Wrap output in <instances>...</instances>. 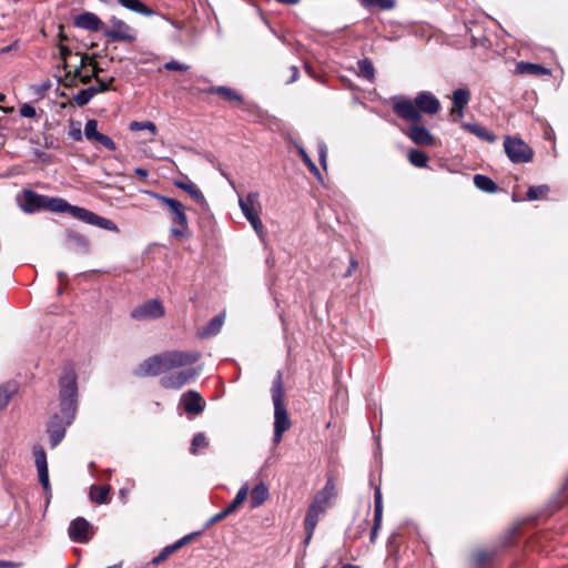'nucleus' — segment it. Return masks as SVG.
<instances>
[{"label":"nucleus","instance_id":"20","mask_svg":"<svg viewBox=\"0 0 568 568\" xmlns=\"http://www.w3.org/2000/svg\"><path fill=\"white\" fill-rule=\"evenodd\" d=\"M74 24L78 28L94 32L101 30L103 26L101 19L92 12L79 14L74 20Z\"/></svg>","mask_w":568,"mask_h":568},{"label":"nucleus","instance_id":"30","mask_svg":"<svg viewBox=\"0 0 568 568\" xmlns=\"http://www.w3.org/2000/svg\"><path fill=\"white\" fill-rule=\"evenodd\" d=\"M475 186L486 193H495L497 191V184L489 178L483 174H476L474 176Z\"/></svg>","mask_w":568,"mask_h":568},{"label":"nucleus","instance_id":"8","mask_svg":"<svg viewBox=\"0 0 568 568\" xmlns=\"http://www.w3.org/2000/svg\"><path fill=\"white\" fill-rule=\"evenodd\" d=\"M145 193L168 206L171 213V221L173 224H176L183 229L189 227L185 206L180 201L152 191H145Z\"/></svg>","mask_w":568,"mask_h":568},{"label":"nucleus","instance_id":"9","mask_svg":"<svg viewBox=\"0 0 568 568\" xmlns=\"http://www.w3.org/2000/svg\"><path fill=\"white\" fill-rule=\"evenodd\" d=\"M165 315V307L158 298L149 300L131 312V317L135 321L158 320Z\"/></svg>","mask_w":568,"mask_h":568},{"label":"nucleus","instance_id":"27","mask_svg":"<svg viewBox=\"0 0 568 568\" xmlns=\"http://www.w3.org/2000/svg\"><path fill=\"white\" fill-rule=\"evenodd\" d=\"M122 7L145 17L154 16V11L140 0H116Z\"/></svg>","mask_w":568,"mask_h":568},{"label":"nucleus","instance_id":"39","mask_svg":"<svg viewBox=\"0 0 568 568\" xmlns=\"http://www.w3.org/2000/svg\"><path fill=\"white\" fill-rule=\"evenodd\" d=\"M129 128L131 131L148 130L152 135H155L158 132L156 125L151 121H143V122L133 121L130 123Z\"/></svg>","mask_w":568,"mask_h":568},{"label":"nucleus","instance_id":"52","mask_svg":"<svg viewBox=\"0 0 568 568\" xmlns=\"http://www.w3.org/2000/svg\"><path fill=\"white\" fill-rule=\"evenodd\" d=\"M318 158L322 166L325 168L327 161V146L324 142L318 143Z\"/></svg>","mask_w":568,"mask_h":568},{"label":"nucleus","instance_id":"61","mask_svg":"<svg viewBox=\"0 0 568 568\" xmlns=\"http://www.w3.org/2000/svg\"><path fill=\"white\" fill-rule=\"evenodd\" d=\"M13 567H16V564H13L12 561L0 560V568H13Z\"/></svg>","mask_w":568,"mask_h":568},{"label":"nucleus","instance_id":"1","mask_svg":"<svg viewBox=\"0 0 568 568\" xmlns=\"http://www.w3.org/2000/svg\"><path fill=\"white\" fill-rule=\"evenodd\" d=\"M59 387L60 414L51 416L47 426L51 448L57 447L62 442L65 436L67 427L71 425L75 418L78 383L77 374L72 367H64L59 379Z\"/></svg>","mask_w":568,"mask_h":568},{"label":"nucleus","instance_id":"46","mask_svg":"<svg viewBox=\"0 0 568 568\" xmlns=\"http://www.w3.org/2000/svg\"><path fill=\"white\" fill-rule=\"evenodd\" d=\"M94 140L110 151L116 150V145L113 140L103 133H100Z\"/></svg>","mask_w":568,"mask_h":568},{"label":"nucleus","instance_id":"53","mask_svg":"<svg viewBox=\"0 0 568 568\" xmlns=\"http://www.w3.org/2000/svg\"><path fill=\"white\" fill-rule=\"evenodd\" d=\"M197 535V532H193V534H189V535H185L183 536L182 538H180L179 540H176L174 542L175 545V548L180 549L181 547H183L184 545H186L189 541L192 540V538Z\"/></svg>","mask_w":568,"mask_h":568},{"label":"nucleus","instance_id":"32","mask_svg":"<svg viewBox=\"0 0 568 568\" xmlns=\"http://www.w3.org/2000/svg\"><path fill=\"white\" fill-rule=\"evenodd\" d=\"M109 486H92L90 488V498L92 501L102 505L108 501Z\"/></svg>","mask_w":568,"mask_h":568},{"label":"nucleus","instance_id":"62","mask_svg":"<svg viewBox=\"0 0 568 568\" xmlns=\"http://www.w3.org/2000/svg\"><path fill=\"white\" fill-rule=\"evenodd\" d=\"M277 2H281V3H286V4H295L297 3L300 0H276Z\"/></svg>","mask_w":568,"mask_h":568},{"label":"nucleus","instance_id":"40","mask_svg":"<svg viewBox=\"0 0 568 568\" xmlns=\"http://www.w3.org/2000/svg\"><path fill=\"white\" fill-rule=\"evenodd\" d=\"M83 133L88 140H94L100 134L98 131V121L94 119L88 120Z\"/></svg>","mask_w":568,"mask_h":568},{"label":"nucleus","instance_id":"48","mask_svg":"<svg viewBox=\"0 0 568 568\" xmlns=\"http://www.w3.org/2000/svg\"><path fill=\"white\" fill-rule=\"evenodd\" d=\"M114 81V78H109L108 80L101 79L98 75H95V82H97V90L98 93L105 92L110 89L111 83Z\"/></svg>","mask_w":568,"mask_h":568},{"label":"nucleus","instance_id":"49","mask_svg":"<svg viewBox=\"0 0 568 568\" xmlns=\"http://www.w3.org/2000/svg\"><path fill=\"white\" fill-rule=\"evenodd\" d=\"M493 556V552L486 550H478L475 552V561L480 567L485 565Z\"/></svg>","mask_w":568,"mask_h":568},{"label":"nucleus","instance_id":"15","mask_svg":"<svg viewBox=\"0 0 568 568\" xmlns=\"http://www.w3.org/2000/svg\"><path fill=\"white\" fill-rule=\"evenodd\" d=\"M325 511L326 510L324 508H322V506H317L314 504H311L308 506V509H307V513H306V516L304 519V529L306 531V537L304 540L305 545L310 544V541L314 535L316 525H317L321 516L324 515Z\"/></svg>","mask_w":568,"mask_h":568},{"label":"nucleus","instance_id":"43","mask_svg":"<svg viewBox=\"0 0 568 568\" xmlns=\"http://www.w3.org/2000/svg\"><path fill=\"white\" fill-rule=\"evenodd\" d=\"M248 494V486L247 484H244L237 491L235 498L231 501L232 505H234L236 508H239L243 501L246 499Z\"/></svg>","mask_w":568,"mask_h":568},{"label":"nucleus","instance_id":"44","mask_svg":"<svg viewBox=\"0 0 568 568\" xmlns=\"http://www.w3.org/2000/svg\"><path fill=\"white\" fill-rule=\"evenodd\" d=\"M298 153L302 158V161L305 163V165L315 174H318V169L317 166L315 165V163L312 161V159L310 158V155L307 154V152L302 148L300 146L298 148Z\"/></svg>","mask_w":568,"mask_h":568},{"label":"nucleus","instance_id":"55","mask_svg":"<svg viewBox=\"0 0 568 568\" xmlns=\"http://www.w3.org/2000/svg\"><path fill=\"white\" fill-rule=\"evenodd\" d=\"M98 69L94 68L93 72L91 74H82L81 78H80V81L83 83V84H88L89 82H91V80L94 78L95 79V75H98Z\"/></svg>","mask_w":568,"mask_h":568},{"label":"nucleus","instance_id":"6","mask_svg":"<svg viewBox=\"0 0 568 568\" xmlns=\"http://www.w3.org/2000/svg\"><path fill=\"white\" fill-rule=\"evenodd\" d=\"M239 206L260 237L264 236V226L261 221L262 204L258 192H250L245 196H239Z\"/></svg>","mask_w":568,"mask_h":568},{"label":"nucleus","instance_id":"25","mask_svg":"<svg viewBox=\"0 0 568 568\" xmlns=\"http://www.w3.org/2000/svg\"><path fill=\"white\" fill-rule=\"evenodd\" d=\"M67 239L75 251L81 252L83 254L90 252V243L84 235L70 230L67 232Z\"/></svg>","mask_w":568,"mask_h":568},{"label":"nucleus","instance_id":"47","mask_svg":"<svg viewBox=\"0 0 568 568\" xmlns=\"http://www.w3.org/2000/svg\"><path fill=\"white\" fill-rule=\"evenodd\" d=\"M87 59H88V57H87V55H82V57H81V61H80V65H79V67H77V68L74 69V71H73V72L69 71V72L65 74V77H67V78H71V81H72V82H73L75 79H78V78L80 79V78H81V75H82V71H81V69L85 65Z\"/></svg>","mask_w":568,"mask_h":568},{"label":"nucleus","instance_id":"19","mask_svg":"<svg viewBox=\"0 0 568 568\" xmlns=\"http://www.w3.org/2000/svg\"><path fill=\"white\" fill-rule=\"evenodd\" d=\"M44 195L34 193L33 191H24L21 201V209L27 213H33L43 209Z\"/></svg>","mask_w":568,"mask_h":568},{"label":"nucleus","instance_id":"34","mask_svg":"<svg viewBox=\"0 0 568 568\" xmlns=\"http://www.w3.org/2000/svg\"><path fill=\"white\" fill-rule=\"evenodd\" d=\"M517 68L520 73H529L534 75L549 74L548 69L535 63L521 62Z\"/></svg>","mask_w":568,"mask_h":568},{"label":"nucleus","instance_id":"45","mask_svg":"<svg viewBox=\"0 0 568 568\" xmlns=\"http://www.w3.org/2000/svg\"><path fill=\"white\" fill-rule=\"evenodd\" d=\"M14 392V388L9 390L7 387H0V409L4 408L9 404Z\"/></svg>","mask_w":568,"mask_h":568},{"label":"nucleus","instance_id":"10","mask_svg":"<svg viewBox=\"0 0 568 568\" xmlns=\"http://www.w3.org/2000/svg\"><path fill=\"white\" fill-rule=\"evenodd\" d=\"M110 28L103 31L105 38H109L113 41H134L135 34L133 29L126 24L123 20L111 17L109 20Z\"/></svg>","mask_w":568,"mask_h":568},{"label":"nucleus","instance_id":"59","mask_svg":"<svg viewBox=\"0 0 568 568\" xmlns=\"http://www.w3.org/2000/svg\"><path fill=\"white\" fill-rule=\"evenodd\" d=\"M60 54H61L62 59L65 61L67 57L71 54V50L67 47H61Z\"/></svg>","mask_w":568,"mask_h":568},{"label":"nucleus","instance_id":"64","mask_svg":"<svg viewBox=\"0 0 568 568\" xmlns=\"http://www.w3.org/2000/svg\"><path fill=\"white\" fill-rule=\"evenodd\" d=\"M121 567H122L121 564H115V565L109 566L106 568H121Z\"/></svg>","mask_w":568,"mask_h":568},{"label":"nucleus","instance_id":"33","mask_svg":"<svg viewBox=\"0 0 568 568\" xmlns=\"http://www.w3.org/2000/svg\"><path fill=\"white\" fill-rule=\"evenodd\" d=\"M408 160L412 165L416 168H425L428 162V156L424 151L413 149L408 152Z\"/></svg>","mask_w":568,"mask_h":568},{"label":"nucleus","instance_id":"17","mask_svg":"<svg viewBox=\"0 0 568 568\" xmlns=\"http://www.w3.org/2000/svg\"><path fill=\"white\" fill-rule=\"evenodd\" d=\"M470 100V92L467 89H457L453 92V109L452 115L454 116V121H458L464 115V108L468 104Z\"/></svg>","mask_w":568,"mask_h":568},{"label":"nucleus","instance_id":"7","mask_svg":"<svg viewBox=\"0 0 568 568\" xmlns=\"http://www.w3.org/2000/svg\"><path fill=\"white\" fill-rule=\"evenodd\" d=\"M504 149L513 163H528L534 158L532 149L520 138L506 136Z\"/></svg>","mask_w":568,"mask_h":568},{"label":"nucleus","instance_id":"57","mask_svg":"<svg viewBox=\"0 0 568 568\" xmlns=\"http://www.w3.org/2000/svg\"><path fill=\"white\" fill-rule=\"evenodd\" d=\"M185 230H186V229H183V227H181V226H179V227H172V229H171V233H172L173 235H175V236H184V234H185Z\"/></svg>","mask_w":568,"mask_h":568},{"label":"nucleus","instance_id":"23","mask_svg":"<svg viewBox=\"0 0 568 568\" xmlns=\"http://www.w3.org/2000/svg\"><path fill=\"white\" fill-rule=\"evenodd\" d=\"M204 92H206L209 94H217L221 98H223L224 100L230 101V102H236V103L243 102V97L237 91H235L229 87H224V85L211 87V88L206 89Z\"/></svg>","mask_w":568,"mask_h":568},{"label":"nucleus","instance_id":"36","mask_svg":"<svg viewBox=\"0 0 568 568\" xmlns=\"http://www.w3.org/2000/svg\"><path fill=\"white\" fill-rule=\"evenodd\" d=\"M357 65H358L359 75H362L363 78H365L369 81L374 80L375 69H374L373 63L368 59L359 60L357 62Z\"/></svg>","mask_w":568,"mask_h":568},{"label":"nucleus","instance_id":"41","mask_svg":"<svg viewBox=\"0 0 568 568\" xmlns=\"http://www.w3.org/2000/svg\"><path fill=\"white\" fill-rule=\"evenodd\" d=\"M178 548H175V545L172 544V545H169L166 547H164L161 552L154 557L152 559V564L153 565H159L160 562H162L163 560H165L170 555H172L174 551H176Z\"/></svg>","mask_w":568,"mask_h":568},{"label":"nucleus","instance_id":"5","mask_svg":"<svg viewBox=\"0 0 568 568\" xmlns=\"http://www.w3.org/2000/svg\"><path fill=\"white\" fill-rule=\"evenodd\" d=\"M272 400L274 405V435L273 443L278 445L282 442L283 434L290 429L291 419L284 404V388L282 372L278 371L272 382Z\"/></svg>","mask_w":568,"mask_h":568},{"label":"nucleus","instance_id":"4","mask_svg":"<svg viewBox=\"0 0 568 568\" xmlns=\"http://www.w3.org/2000/svg\"><path fill=\"white\" fill-rule=\"evenodd\" d=\"M43 209L58 212V213H70L74 219L80 220L87 224L98 226L103 230H108L111 232H119L118 225L103 216L95 214L92 211H89L81 206L71 205L62 197H50L44 195V204Z\"/></svg>","mask_w":568,"mask_h":568},{"label":"nucleus","instance_id":"29","mask_svg":"<svg viewBox=\"0 0 568 568\" xmlns=\"http://www.w3.org/2000/svg\"><path fill=\"white\" fill-rule=\"evenodd\" d=\"M223 323H224V314H220V315L214 316L202 328L201 336L209 337V336L216 335L221 331V328L223 326Z\"/></svg>","mask_w":568,"mask_h":568},{"label":"nucleus","instance_id":"38","mask_svg":"<svg viewBox=\"0 0 568 568\" xmlns=\"http://www.w3.org/2000/svg\"><path fill=\"white\" fill-rule=\"evenodd\" d=\"M237 508L232 505L231 503L225 507L223 508L221 511H219L217 514H215L213 517H211L209 519V521L206 523L205 527L209 528L210 526H212L213 524L220 521V520H223L224 518H226L229 515L233 514Z\"/></svg>","mask_w":568,"mask_h":568},{"label":"nucleus","instance_id":"3","mask_svg":"<svg viewBox=\"0 0 568 568\" xmlns=\"http://www.w3.org/2000/svg\"><path fill=\"white\" fill-rule=\"evenodd\" d=\"M440 110L439 100L428 91L419 92L414 100L399 98L393 103V111L403 120L419 122L422 113L436 114Z\"/></svg>","mask_w":568,"mask_h":568},{"label":"nucleus","instance_id":"37","mask_svg":"<svg viewBox=\"0 0 568 568\" xmlns=\"http://www.w3.org/2000/svg\"><path fill=\"white\" fill-rule=\"evenodd\" d=\"M361 3L365 8H379L382 10H390L395 7L396 1L395 0H361Z\"/></svg>","mask_w":568,"mask_h":568},{"label":"nucleus","instance_id":"60","mask_svg":"<svg viewBox=\"0 0 568 568\" xmlns=\"http://www.w3.org/2000/svg\"><path fill=\"white\" fill-rule=\"evenodd\" d=\"M357 266V263L355 260H351V265H349V268L348 271L346 272V274L344 275L345 277L349 276L356 268Z\"/></svg>","mask_w":568,"mask_h":568},{"label":"nucleus","instance_id":"58","mask_svg":"<svg viewBox=\"0 0 568 568\" xmlns=\"http://www.w3.org/2000/svg\"><path fill=\"white\" fill-rule=\"evenodd\" d=\"M134 172H135V174H136L139 178H141V179H145V178H148V175H149V172H148L145 169H143V168H136V169L134 170Z\"/></svg>","mask_w":568,"mask_h":568},{"label":"nucleus","instance_id":"24","mask_svg":"<svg viewBox=\"0 0 568 568\" xmlns=\"http://www.w3.org/2000/svg\"><path fill=\"white\" fill-rule=\"evenodd\" d=\"M174 185L186 193L190 194V196L197 202L200 205H205L206 200L203 195V193L199 190V187L191 181H175Z\"/></svg>","mask_w":568,"mask_h":568},{"label":"nucleus","instance_id":"14","mask_svg":"<svg viewBox=\"0 0 568 568\" xmlns=\"http://www.w3.org/2000/svg\"><path fill=\"white\" fill-rule=\"evenodd\" d=\"M90 523L83 517L73 519L69 526L68 534L72 541L84 544L90 539Z\"/></svg>","mask_w":568,"mask_h":568},{"label":"nucleus","instance_id":"18","mask_svg":"<svg viewBox=\"0 0 568 568\" xmlns=\"http://www.w3.org/2000/svg\"><path fill=\"white\" fill-rule=\"evenodd\" d=\"M336 497V487L332 478H329L324 488L316 494L312 504L322 506L325 510L329 507L332 500Z\"/></svg>","mask_w":568,"mask_h":568},{"label":"nucleus","instance_id":"22","mask_svg":"<svg viewBox=\"0 0 568 568\" xmlns=\"http://www.w3.org/2000/svg\"><path fill=\"white\" fill-rule=\"evenodd\" d=\"M462 129L474 134L483 141L494 143L497 138L494 133L489 132L486 128L480 125L479 123H468L465 122L462 124Z\"/></svg>","mask_w":568,"mask_h":568},{"label":"nucleus","instance_id":"31","mask_svg":"<svg viewBox=\"0 0 568 568\" xmlns=\"http://www.w3.org/2000/svg\"><path fill=\"white\" fill-rule=\"evenodd\" d=\"M98 94V90L95 85L89 87L87 89L80 90L74 97H73V103L78 106H84L87 105L91 99Z\"/></svg>","mask_w":568,"mask_h":568},{"label":"nucleus","instance_id":"26","mask_svg":"<svg viewBox=\"0 0 568 568\" xmlns=\"http://www.w3.org/2000/svg\"><path fill=\"white\" fill-rule=\"evenodd\" d=\"M268 497V488L264 483L257 484L251 491V507H260Z\"/></svg>","mask_w":568,"mask_h":568},{"label":"nucleus","instance_id":"56","mask_svg":"<svg viewBox=\"0 0 568 568\" xmlns=\"http://www.w3.org/2000/svg\"><path fill=\"white\" fill-rule=\"evenodd\" d=\"M291 72H292V77L291 79L287 81V83H292L294 81H296L298 79V69L297 67H291Z\"/></svg>","mask_w":568,"mask_h":568},{"label":"nucleus","instance_id":"42","mask_svg":"<svg viewBox=\"0 0 568 568\" xmlns=\"http://www.w3.org/2000/svg\"><path fill=\"white\" fill-rule=\"evenodd\" d=\"M207 445L209 443L205 435L203 433H197L192 439L191 452L192 454H196L197 448L206 447Z\"/></svg>","mask_w":568,"mask_h":568},{"label":"nucleus","instance_id":"35","mask_svg":"<svg viewBox=\"0 0 568 568\" xmlns=\"http://www.w3.org/2000/svg\"><path fill=\"white\" fill-rule=\"evenodd\" d=\"M549 191H550V189L546 184L530 186L527 190L526 197L529 201L540 200V199L546 197L547 194L549 193Z\"/></svg>","mask_w":568,"mask_h":568},{"label":"nucleus","instance_id":"51","mask_svg":"<svg viewBox=\"0 0 568 568\" xmlns=\"http://www.w3.org/2000/svg\"><path fill=\"white\" fill-rule=\"evenodd\" d=\"M19 113L23 118H34L37 111L31 104L24 103L21 105Z\"/></svg>","mask_w":568,"mask_h":568},{"label":"nucleus","instance_id":"2","mask_svg":"<svg viewBox=\"0 0 568 568\" xmlns=\"http://www.w3.org/2000/svg\"><path fill=\"white\" fill-rule=\"evenodd\" d=\"M200 358V353L192 352H163L146 358L135 371L139 376H155L173 368L185 367L194 364Z\"/></svg>","mask_w":568,"mask_h":568},{"label":"nucleus","instance_id":"12","mask_svg":"<svg viewBox=\"0 0 568 568\" xmlns=\"http://www.w3.org/2000/svg\"><path fill=\"white\" fill-rule=\"evenodd\" d=\"M412 124L404 133L417 145L436 146L438 145L436 138L419 122H410Z\"/></svg>","mask_w":568,"mask_h":568},{"label":"nucleus","instance_id":"21","mask_svg":"<svg viewBox=\"0 0 568 568\" xmlns=\"http://www.w3.org/2000/svg\"><path fill=\"white\" fill-rule=\"evenodd\" d=\"M374 503H375V509H374V525L371 531V540L374 541L377 536V531L381 528L382 525V517H383V501H382V491L379 487H376L375 494H374Z\"/></svg>","mask_w":568,"mask_h":568},{"label":"nucleus","instance_id":"11","mask_svg":"<svg viewBox=\"0 0 568 568\" xmlns=\"http://www.w3.org/2000/svg\"><path fill=\"white\" fill-rule=\"evenodd\" d=\"M197 375L199 371L191 367L162 377L160 384L168 389H180L184 385L193 382Z\"/></svg>","mask_w":568,"mask_h":568},{"label":"nucleus","instance_id":"63","mask_svg":"<svg viewBox=\"0 0 568 568\" xmlns=\"http://www.w3.org/2000/svg\"><path fill=\"white\" fill-rule=\"evenodd\" d=\"M342 568H359L358 566H355V565H344Z\"/></svg>","mask_w":568,"mask_h":568},{"label":"nucleus","instance_id":"50","mask_svg":"<svg viewBox=\"0 0 568 568\" xmlns=\"http://www.w3.org/2000/svg\"><path fill=\"white\" fill-rule=\"evenodd\" d=\"M164 68L169 71H186L189 65L180 63L179 61L172 60L164 64Z\"/></svg>","mask_w":568,"mask_h":568},{"label":"nucleus","instance_id":"16","mask_svg":"<svg viewBox=\"0 0 568 568\" xmlns=\"http://www.w3.org/2000/svg\"><path fill=\"white\" fill-rule=\"evenodd\" d=\"M180 404L183 406L184 412L192 415H199L204 410V403L200 393L189 390L182 394Z\"/></svg>","mask_w":568,"mask_h":568},{"label":"nucleus","instance_id":"28","mask_svg":"<svg viewBox=\"0 0 568 568\" xmlns=\"http://www.w3.org/2000/svg\"><path fill=\"white\" fill-rule=\"evenodd\" d=\"M122 7L145 17L154 16V11L140 0H116Z\"/></svg>","mask_w":568,"mask_h":568},{"label":"nucleus","instance_id":"54","mask_svg":"<svg viewBox=\"0 0 568 568\" xmlns=\"http://www.w3.org/2000/svg\"><path fill=\"white\" fill-rule=\"evenodd\" d=\"M69 136L73 139L74 141H81L82 140V131L81 128L78 125L77 128H72L69 131Z\"/></svg>","mask_w":568,"mask_h":568},{"label":"nucleus","instance_id":"13","mask_svg":"<svg viewBox=\"0 0 568 568\" xmlns=\"http://www.w3.org/2000/svg\"><path fill=\"white\" fill-rule=\"evenodd\" d=\"M34 464L39 475V481L45 491L50 490L49 470L45 450L41 446L33 447Z\"/></svg>","mask_w":568,"mask_h":568}]
</instances>
